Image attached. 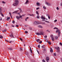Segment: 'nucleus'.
I'll return each instance as SVG.
<instances>
[{"label":"nucleus","instance_id":"1","mask_svg":"<svg viewBox=\"0 0 62 62\" xmlns=\"http://www.w3.org/2000/svg\"><path fill=\"white\" fill-rule=\"evenodd\" d=\"M18 4L19 1L18 0H15V3L12 4V5L13 6H17L18 5Z\"/></svg>","mask_w":62,"mask_h":62},{"label":"nucleus","instance_id":"2","mask_svg":"<svg viewBox=\"0 0 62 62\" xmlns=\"http://www.w3.org/2000/svg\"><path fill=\"white\" fill-rule=\"evenodd\" d=\"M19 9L20 10V12L19 13H17V12H18V11H19V10H17V11H16L14 12H13L12 13H16V14H18V15H20V13H21L22 12V10H21V8H19Z\"/></svg>","mask_w":62,"mask_h":62},{"label":"nucleus","instance_id":"3","mask_svg":"<svg viewBox=\"0 0 62 62\" xmlns=\"http://www.w3.org/2000/svg\"><path fill=\"white\" fill-rule=\"evenodd\" d=\"M40 22H39L35 21L34 22L33 24L34 25H38V24H40Z\"/></svg>","mask_w":62,"mask_h":62},{"label":"nucleus","instance_id":"4","mask_svg":"<svg viewBox=\"0 0 62 62\" xmlns=\"http://www.w3.org/2000/svg\"><path fill=\"white\" fill-rule=\"evenodd\" d=\"M56 33H57V32H58V37H59L60 36V30H57L56 31Z\"/></svg>","mask_w":62,"mask_h":62},{"label":"nucleus","instance_id":"5","mask_svg":"<svg viewBox=\"0 0 62 62\" xmlns=\"http://www.w3.org/2000/svg\"><path fill=\"white\" fill-rule=\"evenodd\" d=\"M41 19L42 20V21H45V17L43 16H41Z\"/></svg>","mask_w":62,"mask_h":62},{"label":"nucleus","instance_id":"6","mask_svg":"<svg viewBox=\"0 0 62 62\" xmlns=\"http://www.w3.org/2000/svg\"><path fill=\"white\" fill-rule=\"evenodd\" d=\"M35 33L36 35H42V34H43L41 32H40V33L36 32Z\"/></svg>","mask_w":62,"mask_h":62},{"label":"nucleus","instance_id":"7","mask_svg":"<svg viewBox=\"0 0 62 62\" xmlns=\"http://www.w3.org/2000/svg\"><path fill=\"white\" fill-rule=\"evenodd\" d=\"M51 37L52 41H54V36L53 35H51Z\"/></svg>","mask_w":62,"mask_h":62},{"label":"nucleus","instance_id":"8","mask_svg":"<svg viewBox=\"0 0 62 62\" xmlns=\"http://www.w3.org/2000/svg\"><path fill=\"white\" fill-rule=\"evenodd\" d=\"M45 4H46L47 5V6H51V4H50L48 2H45Z\"/></svg>","mask_w":62,"mask_h":62},{"label":"nucleus","instance_id":"9","mask_svg":"<svg viewBox=\"0 0 62 62\" xmlns=\"http://www.w3.org/2000/svg\"><path fill=\"white\" fill-rule=\"evenodd\" d=\"M56 49H57V50L59 51H60V48L59 47H56Z\"/></svg>","mask_w":62,"mask_h":62},{"label":"nucleus","instance_id":"10","mask_svg":"<svg viewBox=\"0 0 62 62\" xmlns=\"http://www.w3.org/2000/svg\"><path fill=\"white\" fill-rule=\"evenodd\" d=\"M46 61H49V57H46Z\"/></svg>","mask_w":62,"mask_h":62},{"label":"nucleus","instance_id":"11","mask_svg":"<svg viewBox=\"0 0 62 62\" xmlns=\"http://www.w3.org/2000/svg\"><path fill=\"white\" fill-rule=\"evenodd\" d=\"M50 52L51 53L53 52V49H52V48H50Z\"/></svg>","mask_w":62,"mask_h":62},{"label":"nucleus","instance_id":"12","mask_svg":"<svg viewBox=\"0 0 62 62\" xmlns=\"http://www.w3.org/2000/svg\"><path fill=\"white\" fill-rule=\"evenodd\" d=\"M29 2V1H28V0H27L26 2L25 3V4H27V3H28Z\"/></svg>","mask_w":62,"mask_h":62},{"label":"nucleus","instance_id":"13","mask_svg":"<svg viewBox=\"0 0 62 62\" xmlns=\"http://www.w3.org/2000/svg\"><path fill=\"white\" fill-rule=\"evenodd\" d=\"M54 39L55 40H56V39H58V37H55L54 38Z\"/></svg>","mask_w":62,"mask_h":62},{"label":"nucleus","instance_id":"14","mask_svg":"<svg viewBox=\"0 0 62 62\" xmlns=\"http://www.w3.org/2000/svg\"><path fill=\"white\" fill-rule=\"evenodd\" d=\"M36 4L38 6H40V4L39 3H37Z\"/></svg>","mask_w":62,"mask_h":62},{"label":"nucleus","instance_id":"15","mask_svg":"<svg viewBox=\"0 0 62 62\" xmlns=\"http://www.w3.org/2000/svg\"><path fill=\"white\" fill-rule=\"evenodd\" d=\"M47 43L49 44H50V45H51V43L50 41H47Z\"/></svg>","mask_w":62,"mask_h":62},{"label":"nucleus","instance_id":"16","mask_svg":"<svg viewBox=\"0 0 62 62\" xmlns=\"http://www.w3.org/2000/svg\"><path fill=\"white\" fill-rule=\"evenodd\" d=\"M16 18L17 19H18V20H19V19H20V18L18 16H16Z\"/></svg>","mask_w":62,"mask_h":62},{"label":"nucleus","instance_id":"17","mask_svg":"<svg viewBox=\"0 0 62 62\" xmlns=\"http://www.w3.org/2000/svg\"><path fill=\"white\" fill-rule=\"evenodd\" d=\"M9 36L10 37H12V38H13V35H9Z\"/></svg>","mask_w":62,"mask_h":62},{"label":"nucleus","instance_id":"18","mask_svg":"<svg viewBox=\"0 0 62 62\" xmlns=\"http://www.w3.org/2000/svg\"><path fill=\"white\" fill-rule=\"evenodd\" d=\"M23 51V48H22L21 47H20V51Z\"/></svg>","mask_w":62,"mask_h":62},{"label":"nucleus","instance_id":"19","mask_svg":"<svg viewBox=\"0 0 62 62\" xmlns=\"http://www.w3.org/2000/svg\"><path fill=\"white\" fill-rule=\"evenodd\" d=\"M37 18L38 19H39V15H38L37 16Z\"/></svg>","mask_w":62,"mask_h":62},{"label":"nucleus","instance_id":"20","mask_svg":"<svg viewBox=\"0 0 62 62\" xmlns=\"http://www.w3.org/2000/svg\"><path fill=\"white\" fill-rule=\"evenodd\" d=\"M54 29H56L57 30H58V28H56V27H55L54 28Z\"/></svg>","mask_w":62,"mask_h":62},{"label":"nucleus","instance_id":"21","mask_svg":"<svg viewBox=\"0 0 62 62\" xmlns=\"http://www.w3.org/2000/svg\"><path fill=\"white\" fill-rule=\"evenodd\" d=\"M39 27H40L41 28H42V27L41 26L39 25L38 26Z\"/></svg>","mask_w":62,"mask_h":62},{"label":"nucleus","instance_id":"22","mask_svg":"<svg viewBox=\"0 0 62 62\" xmlns=\"http://www.w3.org/2000/svg\"><path fill=\"white\" fill-rule=\"evenodd\" d=\"M10 19V17H8L7 18V21H8V19Z\"/></svg>","mask_w":62,"mask_h":62},{"label":"nucleus","instance_id":"23","mask_svg":"<svg viewBox=\"0 0 62 62\" xmlns=\"http://www.w3.org/2000/svg\"><path fill=\"white\" fill-rule=\"evenodd\" d=\"M0 14L2 16V17H4V15H3V14L1 13V12H0Z\"/></svg>","mask_w":62,"mask_h":62},{"label":"nucleus","instance_id":"24","mask_svg":"<svg viewBox=\"0 0 62 62\" xmlns=\"http://www.w3.org/2000/svg\"><path fill=\"white\" fill-rule=\"evenodd\" d=\"M40 41V40H39V39H38L36 40V41H37V42H39Z\"/></svg>","mask_w":62,"mask_h":62},{"label":"nucleus","instance_id":"25","mask_svg":"<svg viewBox=\"0 0 62 62\" xmlns=\"http://www.w3.org/2000/svg\"><path fill=\"white\" fill-rule=\"evenodd\" d=\"M29 18V17H27L26 18H25V21H27V19H28Z\"/></svg>","mask_w":62,"mask_h":62},{"label":"nucleus","instance_id":"26","mask_svg":"<svg viewBox=\"0 0 62 62\" xmlns=\"http://www.w3.org/2000/svg\"><path fill=\"white\" fill-rule=\"evenodd\" d=\"M1 8H0V13L2 11V9Z\"/></svg>","mask_w":62,"mask_h":62},{"label":"nucleus","instance_id":"27","mask_svg":"<svg viewBox=\"0 0 62 62\" xmlns=\"http://www.w3.org/2000/svg\"><path fill=\"white\" fill-rule=\"evenodd\" d=\"M44 47H45V45H43V46H42V48H44Z\"/></svg>","mask_w":62,"mask_h":62},{"label":"nucleus","instance_id":"28","mask_svg":"<svg viewBox=\"0 0 62 62\" xmlns=\"http://www.w3.org/2000/svg\"><path fill=\"white\" fill-rule=\"evenodd\" d=\"M40 45H38V48H40Z\"/></svg>","mask_w":62,"mask_h":62},{"label":"nucleus","instance_id":"29","mask_svg":"<svg viewBox=\"0 0 62 62\" xmlns=\"http://www.w3.org/2000/svg\"><path fill=\"white\" fill-rule=\"evenodd\" d=\"M36 13L38 15H39V13H38V12L37 11L36 12Z\"/></svg>","mask_w":62,"mask_h":62},{"label":"nucleus","instance_id":"30","mask_svg":"<svg viewBox=\"0 0 62 62\" xmlns=\"http://www.w3.org/2000/svg\"><path fill=\"white\" fill-rule=\"evenodd\" d=\"M2 38H3V36H2L1 35L0 36V39H2Z\"/></svg>","mask_w":62,"mask_h":62},{"label":"nucleus","instance_id":"31","mask_svg":"<svg viewBox=\"0 0 62 62\" xmlns=\"http://www.w3.org/2000/svg\"><path fill=\"white\" fill-rule=\"evenodd\" d=\"M8 49H9V50H12V49L11 48H9Z\"/></svg>","mask_w":62,"mask_h":62},{"label":"nucleus","instance_id":"32","mask_svg":"<svg viewBox=\"0 0 62 62\" xmlns=\"http://www.w3.org/2000/svg\"><path fill=\"white\" fill-rule=\"evenodd\" d=\"M30 49L31 50V53H32V49H31V47H30Z\"/></svg>","mask_w":62,"mask_h":62},{"label":"nucleus","instance_id":"33","mask_svg":"<svg viewBox=\"0 0 62 62\" xmlns=\"http://www.w3.org/2000/svg\"><path fill=\"white\" fill-rule=\"evenodd\" d=\"M43 8L44 9H46V7H45V6H44L43 7Z\"/></svg>","mask_w":62,"mask_h":62},{"label":"nucleus","instance_id":"34","mask_svg":"<svg viewBox=\"0 0 62 62\" xmlns=\"http://www.w3.org/2000/svg\"><path fill=\"white\" fill-rule=\"evenodd\" d=\"M44 37L45 39H47V36H45Z\"/></svg>","mask_w":62,"mask_h":62},{"label":"nucleus","instance_id":"35","mask_svg":"<svg viewBox=\"0 0 62 62\" xmlns=\"http://www.w3.org/2000/svg\"><path fill=\"white\" fill-rule=\"evenodd\" d=\"M25 33H26V34H27V33H28V31H25Z\"/></svg>","mask_w":62,"mask_h":62},{"label":"nucleus","instance_id":"36","mask_svg":"<svg viewBox=\"0 0 62 62\" xmlns=\"http://www.w3.org/2000/svg\"><path fill=\"white\" fill-rule=\"evenodd\" d=\"M56 9L57 10H59V8L57 7L56 8Z\"/></svg>","mask_w":62,"mask_h":62},{"label":"nucleus","instance_id":"37","mask_svg":"<svg viewBox=\"0 0 62 62\" xmlns=\"http://www.w3.org/2000/svg\"><path fill=\"white\" fill-rule=\"evenodd\" d=\"M39 43L41 44L42 43V41H40L39 42Z\"/></svg>","mask_w":62,"mask_h":62},{"label":"nucleus","instance_id":"38","mask_svg":"<svg viewBox=\"0 0 62 62\" xmlns=\"http://www.w3.org/2000/svg\"><path fill=\"white\" fill-rule=\"evenodd\" d=\"M53 26H54L53 25H52L51 26V28H52V27H53Z\"/></svg>","mask_w":62,"mask_h":62},{"label":"nucleus","instance_id":"39","mask_svg":"<svg viewBox=\"0 0 62 62\" xmlns=\"http://www.w3.org/2000/svg\"><path fill=\"white\" fill-rule=\"evenodd\" d=\"M12 23H15V21H12Z\"/></svg>","mask_w":62,"mask_h":62},{"label":"nucleus","instance_id":"40","mask_svg":"<svg viewBox=\"0 0 62 62\" xmlns=\"http://www.w3.org/2000/svg\"><path fill=\"white\" fill-rule=\"evenodd\" d=\"M29 15H30V16H34V15H31L30 14H29Z\"/></svg>","mask_w":62,"mask_h":62},{"label":"nucleus","instance_id":"41","mask_svg":"<svg viewBox=\"0 0 62 62\" xmlns=\"http://www.w3.org/2000/svg\"><path fill=\"white\" fill-rule=\"evenodd\" d=\"M42 62H45V60H44L43 59L42 60Z\"/></svg>","mask_w":62,"mask_h":62},{"label":"nucleus","instance_id":"42","mask_svg":"<svg viewBox=\"0 0 62 62\" xmlns=\"http://www.w3.org/2000/svg\"><path fill=\"white\" fill-rule=\"evenodd\" d=\"M2 3H3V4H5V3H5V1H3L2 2Z\"/></svg>","mask_w":62,"mask_h":62},{"label":"nucleus","instance_id":"43","mask_svg":"<svg viewBox=\"0 0 62 62\" xmlns=\"http://www.w3.org/2000/svg\"><path fill=\"white\" fill-rule=\"evenodd\" d=\"M54 56H56V54L55 53L54 54H53Z\"/></svg>","mask_w":62,"mask_h":62},{"label":"nucleus","instance_id":"44","mask_svg":"<svg viewBox=\"0 0 62 62\" xmlns=\"http://www.w3.org/2000/svg\"><path fill=\"white\" fill-rule=\"evenodd\" d=\"M38 54H39V51H38V50H37V51Z\"/></svg>","mask_w":62,"mask_h":62},{"label":"nucleus","instance_id":"45","mask_svg":"<svg viewBox=\"0 0 62 62\" xmlns=\"http://www.w3.org/2000/svg\"><path fill=\"white\" fill-rule=\"evenodd\" d=\"M20 40L21 41H23V40L21 38H20Z\"/></svg>","mask_w":62,"mask_h":62},{"label":"nucleus","instance_id":"46","mask_svg":"<svg viewBox=\"0 0 62 62\" xmlns=\"http://www.w3.org/2000/svg\"><path fill=\"white\" fill-rule=\"evenodd\" d=\"M44 21H45V22H47V23H49V21H45V20H44Z\"/></svg>","mask_w":62,"mask_h":62},{"label":"nucleus","instance_id":"47","mask_svg":"<svg viewBox=\"0 0 62 62\" xmlns=\"http://www.w3.org/2000/svg\"><path fill=\"white\" fill-rule=\"evenodd\" d=\"M60 45H61V46H62V43H60Z\"/></svg>","mask_w":62,"mask_h":62},{"label":"nucleus","instance_id":"48","mask_svg":"<svg viewBox=\"0 0 62 62\" xmlns=\"http://www.w3.org/2000/svg\"><path fill=\"white\" fill-rule=\"evenodd\" d=\"M48 18L49 19H50V17L49 16H48Z\"/></svg>","mask_w":62,"mask_h":62},{"label":"nucleus","instance_id":"49","mask_svg":"<svg viewBox=\"0 0 62 62\" xmlns=\"http://www.w3.org/2000/svg\"><path fill=\"white\" fill-rule=\"evenodd\" d=\"M54 22H57V20H56L54 21Z\"/></svg>","mask_w":62,"mask_h":62},{"label":"nucleus","instance_id":"50","mask_svg":"<svg viewBox=\"0 0 62 62\" xmlns=\"http://www.w3.org/2000/svg\"><path fill=\"white\" fill-rule=\"evenodd\" d=\"M22 16H19V18H22Z\"/></svg>","mask_w":62,"mask_h":62},{"label":"nucleus","instance_id":"51","mask_svg":"<svg viewBox=\"0 0 62 62\" xmlns=\"http://www.w3.org/2000/svg\"><path fill=\"white\" fill-rule=\"evenodd\" d=\"M6 31H7V29H5V30H4V31H5V32H6Z\"/></svg>","mask_w":62,"mask_h":62},{"label":"nucleus","instance_id":"52","mask_svg":"<svg viewBox=\"0 0 62 62\" xmlns=\"http://www.w3.org/2000/svg\"><path fill=\"white\" fill-rule=\"evenodd\" d=\"M12 27H14V25H12Z\"/></svg>","mask_w":62,"mask_h":62},{"label":"nucleus","instance_id":"53","mask_svg":"<svg viewBox=\"0 0 62 62\" xmlns=\"http://www.w3.org/2000/svg\"><path fill=\"white\" fill-rule=\"evenodd\" d=\"M16 27H18V26H19V25H16Z\"/></svg>","mask_w":62,"mask_h":62},{"label":"nucleus","instance_id":"54","mask_svg":"<svg viewBox=\"0 0 62 62\" xmlns=\"http://www.w3.org/2000/svg\"><path fill=\"white\" fill-rule=\"evenodd\" d=\"M46 42H48V41H48L47 40H46Z\"/></svg>","mask_w":62,"mask_h":62},{"label":"nucleus","instance_id":"55","mask_svg":"<svg viewBox=\"0 0 62 62\" xmlns=\"http://www.w3.org/2000/svg\"><path fill=\"white\" fill-rule=\"evenodd\" d=\"M46 16H49V15H48V14H47V15H46Z\"/></svg>","mask_w":62,"mask_h":62},{"label":"nucleus","instance_id":"56","mask_svg":"<svg viewBox=\"0 0 62 62\" xmlns=\"http://www.w3.org/2000/svg\"><path fill=\"white\" fill-rule=\"evenodd\" d=\"M2 20V18H0V21H1Z\"/></svg>","mask_w":62,"mask_h":62},{"label":"nucleus","instance_id":"57","mask_svg":"<svg viewBox=\"0 0 62 62\" xmlns=\"http://www.w3.org/2000/svg\"><path fill=\"white\" fill-rule=\"evenodd\" d=\"M12 42V41H10V42H9V43H11V42Z\"/></svg>","mask_w":62,"mask_h":62},{"label":"nucleus","instance_id":"58","mask_svg":"<svg viewBox=\"0 0 62 62\" xmlns=\"http://www.w3.org/2000/svg\"><path fill=\"white\" fill-rule=\"evenodd\" d=\"M38 9H39V8H36V9H37V10Z\"/></svg>","mask_w":62,"mask_h":62},{"label":"nucleus","instance_id":"59","mask_svg":"<svg viewBox=\"0 0 62 62\" xmlns=\"http://www.w3.org/2000/svg\"><path fill=\"white\" fill-rule=\"evenodd\" d=\"M11 18H12V16H11Z\"/></svg>","mask_w":62,"mask_h":62},{"label":"nucleus","instance_id":"60","mask_svg":"<svg viewBox=\"0 0 62 62\" xmlns=\"http://www.w3.org/2000/svg\"><path fill=\"white\" fill-rule=\"evenodd\" d=\"M61 61L62 62V58L61 59Z\"/></svg>","mask_w":62,"mask_h":62},{"label":"nucleus","instance_id":"61","mask_svg":"<svg viewBox=\"0 0 62 62\" xmlns=\"http://www.w3.org/2000/svg\"><path fill=\"white\" fill-rule=\"evenodd\" d=\"M6 40V41H7V42H8V41L7 40Z\"/></svg>","mask_w":62,"mask_h":62},{"label":"nucleus","instance_id":"62","mask_svg":"<svg viewBox=\"0 0 62 62\" xmlns=\"http://www.w3.org/2000/svg\"><path fill=\"white\" fill-rule=\"evenodd\" d=\"M0 29H1V26H0Z\"/></svg>","mask_w":62,"mask_h":62},{"label":"nucleus","instance_id":"63","mask_svg":"<svg viewBox=\"0 0 62 62\" xmlns=\"http://www.w3.org/2000/svg\"><path fill=\"white\" fill-rule=\"evenodd\" d=\"M24 47H25V45L24 44Z\"/></svg>","mask_w":62,"mask_h":62},{"label":"nucleus","instance_id":"64","mask_svg":"<svg viewBox=\"0 0 62 62\" xmlns=\"http://www.w3.org/2000/svg\"><path fill=\"white\" fill-rule=\"evenodd\" d=\"M9 14H10V15H11V13H9Z\"/></svg>","mask_w":62,"mask_h":62}]
</instances>
